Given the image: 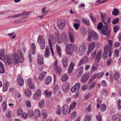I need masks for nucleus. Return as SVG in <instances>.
Segmentation results:
<instances>
[{
    "label": "nucleus",
    "mask_w": 121,
    "mask_h": 121,
    "mask_svg": "<svg viewBox=\"0 0 121 121\" xmlns=\"http://www.w3.org/2000/svg\"><path fill=\"white\" fill-rule=\"evenodd\" d=\"M12 55L13 57H14L15 58V62L16 63H17L18 64L19 62L22 63L24 59L23 54L21 49H18L17 53L14 52Z\"/></svg>",
    "instance_id": "nucleus-1"
},
{
    "label": "nucleus",
    "mask_w": 121,
    "mask_h": 121,
    "mask_svg": "<svg viewBox=\"0 0 121 121\" xmlns=\"http://www.w3.org/2000/svg\"><path fill=\"white\" fill-rule=\"evenodd\" d=\"M77 49V46L73 44H67L66 46V51L68 54H71L73 51Z\"/></svg>",
    "instance_id": "nucleus-2"
},
{
    "label": "nucleus",
    "mask_w": 121,
    "mask_h": 121,
    "mask_svg": "<svg viewBox=\"0 0 121 121\" xmlns=\"http://www.w3.org/2000/svg\"><path fill=\"white\" fill-rule=\"evenodd\" d=\"M37 42L39 45L41 49H43L45 48L46 44L45 40L42 35H40L38 36Z\"/></svg>",
    "instance_id": "nucleus-3"
},
{
    "label": "nucleus",
    "mask_w": 121,
    "mask_h": 121,
    "mask_svg": "<svg viewBox=\"0 0 121 121\" xmlns=\"http://www.w3.org/2000/svg\"><path fill=\"white\" fill-rule=\"evenodd\" d=\"M87 45L85 43H82L80 45L79 52L80 55H83L85 53L86 50Z\"/></svg>",
    "instance_id": "nucleus-4"
},
{
    "label": "nucleus",
    "mask_w": 121,
    "mask_h": 121,
    "mask_svg": "<svg viewBox=\"0 0 121 121\" xmlns=\"http://www.w3.org/2000/svg\"><path fill=\"white\" fill-rule=\"evenodd\" d=\"M91 38L94 40H96L98 39V35L95 31H92L89 35L88 39L89 41L91 40Z\"/></svg>",
    "instance_id": "nucleus-5"
},
{
    "label": "nucleus",
    "mask_w": 121,
    "mask_h": 121,
    "mask_svg": "<svg viewBox=\"0 0 121 121\" xmlns=\"http://www.w3.org/2000/svg\"><path fill=\"white\" fill-rule=\"evenodd\" d=\"M48 40L49 46H53L56 42V39L54 35L52 34L50 35Z\"/></svg>",
    "instance_id": "nucleus-6"
},
{
    "label": "nucleus",
    "mask_w": 121,
    "mask_h": 121,
    "mask_svg": "<svg viewBox=\"0 0 121 121\" xmlns=\"http://www.w3.org/2000/svg\"><path fill=\"white\" fill-rule=\"evenodd\" d=\"M111 46L107 45H106L104 47V52L107 53H108V56L109 57L111 56L112 52V50Z\"/></svg>",
    "instance_id": "nucleus-7"
},
{
    "label": "nucleus",
    "mask_w": 121,
    "mask_h": 121,
    "mask_svg": "<svg viewBox=\"0 0 121 121\" xmlns=\"http://www.w3.org/2000/svg\"><path fill=\"white\" fill-rule=\"evenodd\" d=\"M7 61L8 65L13 64V62L15 64H18L15 62V58L14 57H13L12 54L7 57Z\"/></svg>",
    "instance_id": "nucleus-8"
},
{
    "label": "nucleus",
    "mask_w": 121,
    "mask_h": 121,
    "mask_svg": "<svg viewBox=\"0 0 121 121\" xmlns=\"http://www.w3.org/2000/svg\"><path fill=\"white\" fill-rule=\"evenodd\" d=\"M80 85L79 83H77L75 84L74 86H72L71 89V91L72 92L77 91L80 87Z\"/></svg>",
    "instance_id": "nucleus-9"
},
{
    "label": "nucleus",
    "mask_w": 121,
    "mask_h": 121,
    "mask_svg": "<svg viewBox=\"0 0 121 121\" xmlns=\"http://www.w3.org/2000/svg\"><path fill=\"white\" fill-rule=\"evenodd\" d=\"M61 36L64 43H67L69 39L68 36L66 33H63L62 34Z\"/></svg>",
    "instance_id": "nucleus-10"
},
{
    "label": "nucleus",
    "mask_w": 121,
    "mask_h": 121,
    "mask_svg": "<svg viewBox=\"0 0 121 121\" xmlns=\"http://www.w3.org/2000/svg\"><path fill=\"white\" fill-rule=\"evenodd\" d=\"M57 24L58 27L61 29H63L65 26V23L63 21H58Z\"/></svg>",
    "instance_id": "nucleus-11"
},
{
    "label": "nucleus",
    "mask_w": 121,
    "mask_h": 121,
    "mask_svg": "<svg viewBox=\"0 0 121 121\" xmlns=\"http://www.w3.org/2000/svg\"><path fill=\"white\" fill-rule=\"evenodd\" d=\"M4 50L2 49L0 50V58L1 60H5V56L4 54Z\"/></svg>",
    "instance_id": "nucleus-12"
},
{
    "label": "nucleus",
    "mask_w": 121,
    "mask_h": 121,
    "mask_svg": "<svg viewBox=\"0 0 121 121\" xmlns=\"http://www.w3.org/2000/svg\"><path fill=\"white\" fill-rule=\"evenodd\" d=\"M111 119L113 120L120 121L121 120V117L119 115L116 114L112 117Z\"/></svg>",
    "instance_id": "nucleus-13"
},
{
    "label": "nucleus",
    "mask_w": 121,
    "mask_h": 121,
    "mask_svg": "<svg viewBox=\"0 0 121 121\" xmlns=\"http://www.w3.org/2000/svg\"><path fill=\"white\" fill-rule=\"evenodd\" d=\"M38 63L40 65H41L43 64V58L41 56H38Z\"/></svg>",
    "instance_id": "nucleus-14"
},
{
    "label": "nucleus",
    "mask_w": 121,
    "mask_h": 121,
    "mask_svg": "<svg viewBox=\"0 0 121 121\" xmlns=\"http://www.w3.org/2000/svg\"><path fill=\"white\" fill-rule=\"evenodd\" d=\"M17 80L20 86H22L24 84V80L21 76H19Z\"/></svg>",
    "instance_id": "nucleus-15"
},
{
    "label": "nucleus",
    "mask_w": 121,
    "mask_h": 121,
    "mask_svg": "<svg viewBox=\"0 0 121 121\" xmlns=\"http://www.w3.org/2000/svg\"><path fill=\"white\" fill-rule=\"evenodd\" d=\"M52 80V78L50 76L46 77L45 79V84L47 85H48L50 83Z\"/></svg>",
    "instance_id": "nucleus-16"
},
{
    "label": "nucleus",
    "mask_w": 121,
    "mask_h": 121,
    "mask_svg": "<svg viewBox=\"0 0 121 121\" xmlns=\"http://www.w3.org/2000/svg\"><path fill=\"white\" fill-rule=\"evenodd\" d=\"M102 52L101 51H99L96 55L95 61L96 62H99L100 59Z\"/></svg>",
    "instance_id": "nucleus-17"
},
{
    "label": "nucleus",
    "mask_w": 121,
    "mask_h": 121,
    "mask_svg": "<svg viewBox=\"0 0 121 121\" xmlns=\"http://www.w3.org/2000/svg\"><path fill=\"white\" fill-rule=\"evenodd\" d=\"M88 59L87 57L86 56H85L79 62L78 64V65L80 66L84 63L86 62L87 61Z\"/></svg>",
    "instance_id": "nucleus-18"
},
{
    "label": "nucleus",
    "mask_w": 121,
    "mask_h": 121,
    "mask_svg": "<svg viewBox=\"0 0 121 121\" xmlns=\"http://www.w3.org/2000/svg\"><path fill=\"white\" fill-rule=\"evenodd\" d=\"M68 108L67 105L65 104L63 106L62 109V112L64 115H65L67 113Z\"/></svg>",
    "instance_id": "nucleus-19"
},
{
    "label": "nucleus",
    "mask_w": 121,
    "mask_h": 121,
    "mask_svg": "<svg viewBox=\"0 0 121 121\" xmlns=\"http://www.w3.org/2000/svg\"><path fill=\"white\" fill-rule=\"evenodd\" d=\"M62 62L64 67H67L68 64V58L66 57H64L63 59Z\"/></svg>",
    "instance_id": "nucleus-20"
},
{
    "label": "nucleus",
    "mask_w": 121,
    "mask_h": 121,
    "mask_svg": "<svg viewBox=\"0 0 121 121\" xmlns=\"http://www.w3.org/2000/svg\"><path fill=\"white\" fill-rule=\"evenodd\" d=\"M62 88L64 92L65 93H67L69 89V86L67 84H64L62 87Z\"/></svg>",
    "instance_id": "nucleus-21"
},
{
    "label": "nucleus",
    "mask_w": 121,
    "mask_h": 121,
    "mask_svg": "<svg viewBox=\"0 0 121 121\" xmlns=\"http://www.w3.org/2000/svg\"><path fill=\"white\" fill-rule=\"evenodd\" d=\"M74 66V63L73 62H72L69 65L68 68V71L69 73H70L72 72Z\"/></svg>",
    "instance_id": "nucleus-22"
},
{
    "label": "nucleus",
    "mask_w": 121,
    "mask_h": 121,
    "mask_svg": "<svg viewBox=\"0 0 121 121\" xmlns=\"http://www.w3.org/2000/svg\"><path fill=\"white\" fill-rule=\"evenodd\" d=\"M89 78L88 75L87 74H84L82 77L81 81L82 82H84L87 81Z\"/></svg>",
    "instance_id": "nucleus-23"
},
{
    "label": "nucleus",
    "mask_w": 121,
    "mask_h": 121,
    "mask_svg": "<svg viewBox=\"0 0 121 121\" xmlns=\"http://www.w3.org/2000/svg\"><path fill=\"white\" fill-rule=\"evenodd\" d=\"M50 52L49 47H47L46 48L44 56L45 57L48 58L50 55Z\"/></svg>",
    "instance_id": "nucleus-24"
},
{
    "label": "nucleus",
    "mask_w": 121,
    "mask_h": 121,
    "mask_svg": "<svg viewBox=\"0 0 121 121\" xmlns=\"http://www.w3.org/2000/svg\"><path fill=\"white\" fill-rule=\"evenodd\" d=\"M36 47L35 44L34 43H31V51L32 54L35 55L36 54Z\"/></svg>",
    "instance_id": "nucleus-25"
},
{
    "label": "nucleus",
    "mask_w": 121,
    "mask_h": 121,
    "mask_svg": "<svg viewBox=\"0 0 121 121\" xmlns=\"http://www.w3.org/2000/svg\"><path fill=\"white\" fill-rule=\"evenodd\" d=\"M103 29L102 30H103L102 31V33L104 35H107L108 33V28L105 26H104Z\"/></svg>",
    "instance_id": "nucleus-26"
},
{
    "label": "nucleus",
    "mask_w": 121,
    "mask_h": 121,
    "mask_svg": "<svg viewBox=\"0 0 121 121\" xmlns=\"http://www.w3.org/2000/svg\"><path fill=\"white\" fill-rule=\"evenodd\" d=\"M83 67L81 66L80 68L78 69V71L77 76L78 77H79L83 73Z\"/></svg>",
    "instance_id": "nucleus-27"
},
{
    "label": "nucleus",
    "mask_w": 121,
    "mask_h": 121,
    "mask_svg": "<svg viewBox=\"0 0 121 121\" xmlns=\"http://www.w3.org/2000/svg\"><path fill=\"white\" fill-rule=\"evenodd\" d=\"M95 44V43L94 42H93L89 45L88 48L89 52H91L93 50L94 48Z\"/></svg>",
    "instance_id": "nucleus-28"
},
{
    "label": "nucleus",
    "mask_w": 121,
    "mask_h": 121,
    "mask_svg": "<svg viewBox=\"0 0 121 121\" xmlns=\"http://www.w3.org/2000/svg\"><path fill=\"white\" fill-rule=\"evenodd\" d=\"M4 72L5 69L4 68V65L0 61V73H4Z\"/></svg>",
    "instance_id": "nucleus-29"
},
{
    "label": "nucleus",
    "mask_w": 121,
    "mask_h": 121,
    "mask_svg": "<svg viewBox=\"0 0 121 121\" xmlns=\"http://www.w3.org/2000/svg\"><path fill=\"white\" fill-rule=\"evenodd\" d=\"M82 22L87 26H89L90 25V22L88 19L83 18L82 19Z\"/></svg>",
    "instance_id": "nucleus-30"
},
{
    "label": "nucleus",
    "mask_w": 121,
    "mask_h": 121,
    "mask_svg": "<svg viewBox=\"0 0 121 121\" xmlns=\"http://www.w3.org/2000/svg\"><path fill=\"white\" fill-rule=\"evenodd\" d=\"M56 48L58 55L60 56L61 55L62 52L60 47L57 45H56Z\"/></svg>",
    "instance_id": "nucleus-31"
},
{
    "label": "nucleus",
    "mask_w": 121,
    "mask_h": 121,
    "mask_svg": "<svg viewBox=\"0 0 121 121\" xmlns=\"http://www.w3.org/2000/svg\"><path fill=\"white\" fill-rule=\"evenodd\" d=\"M46 72H43L39 75V80H41L44 78L45 74H46Z\"/></svg>",
    "instance_id": "nucleus-32"
},
{
    "label": "nucleus",
    "mask_w": 121,
    "mask_h": 121,
    "mask_svg": "<svg viewBox=\"0 0 121 121\" xmlns=\"http://www.w3.org/2000/svg\"><path fill=\"white\" fill-rule=\"evenodd\" d=\"M35 115L37 117H40V113L39 110L38 109H36L35 111Z\"/></svg>",
    "instance_id": "nucleus-33"
},
{
    "label": "nucleus",
    "mask_w": 121,
    "mask_h": 121,
    "mask_svg": "<svg viewBox=\"0 0 121 121\" xmlns=\"http://www.w3.org/2000/svg\"><path fill=\"white\" fill-rule=\"evenodd\" d=\"M30 13L29 12H24L22 13V15H23L22 18L23 19L27 18L28 15H29Z\"/></svg>",
    "instance_id": "nucleus-34"
},
{
    "label": "nucleus",
    "mask_w": 121,
    "mask_h": 121,
    "mask_svg": "<svg viewBox=\"0 0 121 121\" xmlns=\"http://www.w3.org/2000/svg\"><path fill=\"white\" fill-rule=\"evenodd\" d=\"M2 108L3 111L4 112L6 110L7 106L6 101H4L2 105Z\"/></svg>",
    "instance_id": "nucleus-35"
},
{
    "label": "nucleus",
    "mask_w": 121,
    "mask_h": 121,
    "mask_svg": "<svg viewBox=\"0 0 121 121\" xmlns=\"http://www.w3.org/2000/svg\"><path fill=\"white\" fill-rule=\"evenodd\" d=\"M76 104V103L75 101H74L72 105L71 106L70 108L69 112V113H70V111L71 110L73 109L75 107Z\"/></svg>",
    "instance_id": "nucleus-36"
},
{
    "label": "nucleus",
    "mask_w": 121,
    "mask_h": 121,
    "mask_svg": "<svg viewBox=\"0 0 121 121\" xmlns=\"http://www.w3.org/2000/svg\"><path fill=\"white\" fill-rule=\"evenodd\" d=\"M97 67L98 65L97 64L95 63L92 66L91 72H93L96 71L97 69Z\"/></svg>",
    "instance_id": "nucleus-37"
},
{
    "label": "nucleus",
    "mask_w": 121,
    "mask_h": 121,
    "mask_svg": "<svg viewBox=\"0 0 121 121\" xmlns=\"http://www.w3.org/2000/svg\"><path fill=\"white\" fill-rule=\"evenodd\" d=\"M25 94L27 96L30 97L31 95V93L30 91L28 89L25 90Z\"/></svg>",
    "instance_id": "nucleus-38"
},
{
    "label": "nucleus",
    "mask_w": 121,
    "mask_h": 121,
    "mask_svg": "<svg viewBox=\"0 0 121 121\" xmlns=\"http://www.w3.org/2000/svg\"><path fill=\"white\" fill-rule=\"evenodd\" d=\"M119 11L117 9H115L112 12V14L115 16H117L119 14Z\"/></svg>",
    "instance_id": "nucleus-39"
},
{
    "label": "nucleus",
    "mask_w": 121,
    "mask_h": 121,
    "mask_svg": "<svg viewBox=\"0 0 121 121\" xmlns=\"http://www.w3.org/2000/svg\"><path fill=\"white\" fill-rule=\"evenodd\" d=\"M103 24L102 22H100L97 25V28L99 30H102L103 29Z\"/></svg>",
    "instance_id": "nucleus-40"
},
{
    "label": "nucleus",
    "mask_w": 121,
    "mask_h": 121,
    "mask_svg": "<svg viewBox=\"0 0 121 121\" xmlns=\"http://www.w3.org/2000/svg\"><path fill=\"white\" fill-rule=\"evenodd\" d=\"M69 35L70 41L73 42L74 41V38L73 34L69 32Z\"/></svg>",
    "instance_id": "nucleus-41"
},
{
    "label": "nucleus",
    "mask_w": 121,
    "mask_h": 121,
    "mask_svg": "<svg viewBox=\"0 0 121 121\" xmlns=\"http://www.w3.org/2000/svg\"><path fill=\"white\" fill-rule=\"evenodd\" d=\"M120 76V75L119 73L116 72L114 75L113 78H114L115 80L118 79Z\"/></svg>",
    "instance_id": "nucleus-42"
},
{
    "label": "nucleus",
    "mask_w": 121,
    "mask_h": 121,
    "mask_svg": "<svg viewBox=\"0 0 121 121\" xmlns=\"http://www.w3.org/2000/svg\"><path fill=\"white\" fill-rule=\"evenodd\" d=\"M106 105L104 104H102L100 108L101 111L102 112L106 110Z\"/></svg>",
    "instance_id": "nucleus-43"
},
{
    "label": "nucleus",
    "mask_w": 121,
    "mask_h": 121,
    "mask_svg": "<svg viewBox=\"0 0 121 121\" xmlns=\"http://www.w3.org/2000/svg\"><path fill=\"white\" fill-rule=\"evenodd\" d=\"M8 84L6 83H5L3 85V91H6L8 88Z\"/></svg>",
    "instance_id": "nucleus-44"
},
{
    "label": "nucleus",
    "mask_w": 121,
    "mask_h": 121,
    "mask_svg": "<svg viewBox=\"0 0 121 121\" xmlns=\"http://www.w3.org/2000/svg\"><path fill=\"white\" fill-rule=\"evenodd\" d=\"M28 114L30 117H32L34 116V113L32 110H29L28 112Z\"/></svg>",
    "instance_id": "nucleus-45"
},
{
    "label": "nucleus",
    "mask_w": 121,
    "mask_h": 121,
    "mask_svg": "<svg viewBox=\"0 0 121 121\" xmlns=\"http://www.w3.org/2000/svg\"><path fill=\"white\" fill-rule=\"evenodd\" d=\"M44 105V101L42 100L39 102V106L40 108H42L43 107Z\"/></svg>",
    "instance_id": "nucleus-46"
},
{
    "label": "nucleus",
    "mask_w": 121,
    "mask_h": 121,
    "mask_svg": "<svg viewBox=\"0 0 121 121\" xmlns=\"http://www.w3.org/2000/svg\"><path fill=\"white\" fill-rule=\"evenodd\" d=\"M68 76L67 74H65L63 75L62 77V80L63 81H65L67 79Z\"/></svg>",
    "instance_id": "nucleus-47"
},
{
    "label": "nucleus",
    "mask_w": 121,
    "mask_h": 121,
    "mask_svg": "<svg viewBox=\"0 0 121 121\" xmlns=\"http://www.w3.org/2000/svg\"><path fill=\"white\" fill-rule=\"evenodd\" d=\"M117 108L119 110L121 109V101L120 99H119L118 100Z\"/></svg>",
    "instance_id": "nucleus-48"
},
{
    "label": "nucleus",
    "mask_w": 121,
    "mask_h": 121,
    "mask_svg": "<svg viewBox=\"0 0 121 121\" xmlns=\"http://www.w3.org/2000/svg\"><path fill=\"white\" fill-rule=\"evenodd\" d=\"M57 41L59 43H62L63 42L61 36L57 38Z\"/></svg>",
    "instance_id": "nucleus-49"
},
{
    "label": "nucleus",
    "mask_w": 121,
    "mask_h": 121,
    "mask_svg": "<svg viewBox=\"0 0 121 121\" xmlns=\"http://www.w3.org/2000/svg\"><path fill=\"white\" fill-rule=\"evenodd\" d=\"M101 18L102 19V20L103 21V22L105 23V24L106 25L107 23H106L104 22V21L105 18L106 17V14L105 13H101Z\"/></svg>",
    "instance_id": "nucleus-50"
},
{
    "label": "nucleus",
    "mask_w": 121,
    "mask_h": 121,
    "mask_svg": "<svg viewBox=\"0 0 121 121\" xmlns=\"http://www.w3.org/2000/svg\"><path fill=\"white\" fill-rule=\"evenodd\" d=\"M96 51H95L92 53L91 57V59L93 60L94 58L96 55Z\"/></svg>",
    "instance_id": "nucleus-51"
},
{
    "label": "nucleus",
    "mask_w": 121,
    "mask_h": 121,
    "mask_svg": "<svg viewBox=\"0 0 121 121\" xmlns=\"http://www.w3.org/2000/svg\"><path fill=\"white\" fill-rule=\"evenodd\" d=\"M23 111L21 108H19L17 110V114L19 115H20L23 113Z\"/></svg>",
    "instance_id": "nucleus-52"
},
{
    "label": "nucleus",
    "mask_w": 121,
    "mask_h": 121,
    "mask_svg": "<svg viewBox=\"0 0 121 121\" xmlns=\"http://www.w3.org/2000/svg\"><path fill=\"white\" fill-rule=\"evenodd\" d=\"M28 85L29 88L31 89H34L35 88V86L33 83L29 84Z\"/></svg>",
    "instance_id": "nucleus-53"
},
{
    "label": "nucleus",
    "mask_w": 121,
    "mask_h": 121,
    "mask_svg": "<svg viewBox=\"0 0 121 121\" xmlns=\"http://www.w3.org/2000/svg\"><path fill=\"white\" fill-rule=\"evenodd\" d=\"M101 117V115L99 114L96 117V119L98 121H102Z\"/></svg>",
    "instance_id": "nucleus-54"
},
{
    "label": "nucleus",
    "mask_w": 121,
    "mask_h": 121,
    "mask_svg": "<svg viewBox=\"0 0 121 121\" xmlns=\"http://www.w3.org/2000/svg\"><path fill=\"white\" fill-rule=\"evenodd\" d=\"M76 116V113L75 112H73L71 114L70 117L72 119H74Z\"/></svg>",
    "instance_id": "nucleus-55"
},
{
    "label": "nucleus",
    "mask_w": 121,
    "mask_h": 121,
    "mask_svg": "<svg viewBox=\"0 0 121 121\" xmlns=\"http://www.w3.org/2000/svg\"><path fill=\"white\" fill-rule=\"evenodd\" d=\"M119 51L117 49H115L114 51V56L116 57H118L119 55Z\"/></svg>",
    "instance_id": "nucleus-56"
},
{
    "label": "nucleus",
    "mask_w": 121,
    "mask_h": 121,
    "mask_svg": "<svg viewBox=\"0 0 121 121\" xmlns=\"http://www.w3.org/2000/svg\"><path fill=\"white\" fill-rule=\"evenodd\" d=\"M26 105L27 107H31V102L29 100L26 101Z\"/></svg>",
    "instance_id": "nucleus-57"
},
{
    "label": "nucleus",
    "mask_w": 121,
    "mask_h": 121,
    "mask_svg": "<svg viewBox=\"0 0 121 121\" xmlns=\"http://www.w3.org/2000/svg\"><path fill=\"white\" fill-rule=\"evenodd\" d=\"M44 94L47 96L48 97L50 96L52 94V92H50L48 93L47 92V91H46L44 92Z\"/></svg>",
    "instance_id": "nucleus-58"
},
{
    "label": "nucleus",
    "mask_w": 121,
    "mask_h": 121,
    "mask_svg": "<svg viewBox=\"0 0 121 121\" xmlns=\"http://www.w3.org/2000/svg\"><path fill=\"white\" fill-rule=\"evenodd\" d=\"M80 25L79 24L77 23H75L73 25V26L77 30H78L79 27Z\"/></svg>",
    "instance_id": "nucleus-59"
},
{
    "label": "nucleus",
    "mask_w": 121,
    "mask_h": 121,
    "mask_svg": "<svg viewBox=\"0 0 121 121\" xmlns=\"http://www.w3.org/2000/svg\"><path fill=\"white\" fill-rule=\"evenodd\" d=\"M59 73H60L61 72V69L60 67L59 66L57 67L56 68H54Z\"/></svg>",
    "instance_id": "nucleus-60"
},
{
    "label": "nucleus",
    "mask_w": 121,
    "mask_h": 121,
    "mask_svg": "<svg viewBox=\"0 0 121 121\" xmlns=\"http://www.w3.org/2000/svg\"><path fill=\"white\" fill-rule=\"evenodd\" d=\"M85 121H91V117L90 116H86L85 117Z\"/></svg>",
    "instance_id": "nucleus-61"
},
{
    "label": "nucleus",
    "mask_w": 121,
    "mask_h": 121,
    "mask_svg": "<svg viewBox=\"0 0 121 121\" xmlns=\"http://www.w3.org/2000/svg\"><path fill=\"white\" fill-rule=\"evenodd\" d=\"M104 75V73L103 72H101L98 73L97 75V76L99 78H101Z\"/></svg>",
    "instance_id": "nucleus-62"
},
{
    "label": "nucleus",
    "mask_w": 121,
    "mask_h": 121,
    "mask_svg": "<svg viewBox=\"0 0 121 121\" xmlns=\"http://www.w3.org/2000/svg\"><path fill=\"white\" fill-rule=\"evenodd\" d=\"M95 82H93L90 84L89 86L90 89H91L95 86Z\"/></svg>",
    "instance_id": "nucleus-63"
},
{
    "label": "nucleus",
    "mask_w": 121,
    "mask_h": 121,
    "mask_svg": "<svg viewBox=\"0 0 121 121\" xmlns=\"http://www.w3.org/2000/svg\"><path fill=\"white\" fill-rule=\"evenodd\" d=\"M119 19L118 18H117L115 19L112 21V23L113 24H115L117 23L119 21Z\"/></svg>",
    "instance_id": "nucleus-64"
}]
</instances>
